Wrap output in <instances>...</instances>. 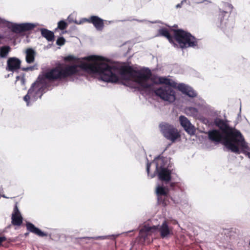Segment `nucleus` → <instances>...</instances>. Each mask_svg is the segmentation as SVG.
I'll list each match as a JSON object with an SVG mask.
<instances>
[{
    "mask_svg": "<svg viewBox=\"0 0 250 250\" xmlns=\"http://www.w3.org/2000/svg\"><path fill=\"white\" fill-rule=\"evenodd\" d=\"M216 125L222 131L224 135V145L232 152L236 154H240V151L237 145L235 144L239 142L241 144L243 137L241 133L238 130L230 127L229 125L222 120H219L216 122Z\"/></svg>",
    "mask_w": 250,
    "mask_h": 250,
    "instance_id": "nucleus-3",
    "label": "nucleus"
},
{
    "mask_svg": "<svg viewBox=\"0 0 250 250\" xmlns=\"http://www.w3.org/2000/svg\"><path fill=\"white\" fill-rule=\"evenodd\" d=\"M179 121L185 130L189 135H193L195 133V128L188 119L184 116H180Z\"/></svg>",
    "mask_w": 250,
    "mask_h": 250,
    "instance_id": "nucleus-11",
    "label": "nucleus"
},
{
    "mask_svg": "<svg viewBox=\"0 0 250 250\" xmlns=\"http://www.w3.org/2000/svg\"><path fill=\"white\" fill-rule=\"evenodd\" d=\"M156 84H164L166 85L160 87L154 90L155 95L159 97L164 101L173 103L176 99L175 91L172 88H176L177 83L166 77H158V82H156Z\"/></svg>",
    "mask_w": 250,
    "mask_h": 250,
    "instance_id": "nucleus-4",
    "label": "nucleus"
},
{
    "mask_svg": "<svg viewBox=\"0 0 250 250\" xmlns=\"http://www.w3.org/2000/svg\"><path fill=\"white\" fill-rule=\"evenodd\" d=\"M27 230L38 236L41 237L47 236V233L42 232L39 229L36 227L32 223L27 222L26 223Z\"/></svg>",
    "mask_w": 250,
    "mask_h": 250,
    "instance_id": "nucleus-18",
    "label": "nucleus"
},
{
    "mask_svg": "<svg viewBox=\"0 0 250 250\" xmlns=\"http://www.w3.org/2000/svg\"><path fill=\"white\" fill-rule=\"evenodd\" d=\"M185 112L187 115L194 117H197L199 115L198 110L193 107H188L185 109Z\"/></svg>",
    "mask_w": 250,
    "mask_h": 250,
    "instance_id": "nucleus-23",
    "label": "nucleus"
},
{
    "mask_svg": "<svg viewBox=\"0 0 250 250\" xmlns=\"http://www.w3.org/2000/svg\"><path fill=\"white\" fill-rule=\"evenodd\" d=\"M179 188V187L177 185V183L176 182H171L169 185V188H168L170 190H175L176 189Z\"/></svg>",
    "mask_w": 250,
    "mask_h": 250,
    "instance_id": "nucleus-28",
    "label": "nucleus"
},
{
    "mask_svg": "<svg viewBox=\"0 0 250 250\" xmlns=\"http://www.w3.org/2000/svg\"><path fill=\"white\" fill-rule=\"evenodd\" d=\"M41 32L42 36L48 42H52L54 40V34L52 31L45 28H41Z\"/></svg>",
    "mask_w": 250,
    "mask_h": 250,
    "instance_id": "nucleus-22",
    "label": "nucleus"
},
{
    "mask_svg": "<svg viewBox=\"0 0 250 250\" xmlns=\"http://www.w3.org/2000/svg\"><path fill=\"white\" fill-rule=\"evenodd\" d=\"M176 89H177L183 94L188 95L189 97L194 98L197 96L196 92L191 87L184 83L178 84Z\"/></svg>",
    "mask_w": 250,
    "mask_h": 250,
    "instance_id": "nucleus-14",
    "label": "nucleus"
},
{
    "mask_svg": "<svg viewBox=\"0 0 250 250\" xmlns=\"http://www.w3.org/2000/svg\"><path fill=\"white\" fill-rule=\"evenodd\" d=\"M33 69V67H32V66L24 68L22 69V70H24V71H28L29 70H32Z\"/></svg>",
    "mask_w": 250,
    "mask_h": 250,
    "instance_id": "nucleus-33",
    "label": "nucleus"
},
{
    "mask_svg": "<svg viewBox=\"0 0 250 250\" xmlns=\"http://www.w3.org/2000/svg\"><path fill=\"white\" fill-rule=\"evenodd\" d=\"M170 198L172 201H173V203L175 204H178L181 201L180 197L179 196L178 197V198H176L174 195H172L171 197H170Z\"/></svg>",
    "mask_w": 250,
    "mask_h": 250,
    "instance_id": "nucleus-30",
    "label": "nucleus"
},
{
    "mask_svg": "<svg viewBox=\"0 0 250 250\" xmlns=\"http://www.w3.org/2000/svg\"><path fill=\"white\" fill-rule=\"evenodd\" d=\"M67 26V23L64 21H61L58 23V28L62 30L65 29Z\"/></svg>",
    "mask_w": 250,
    "mask_h": 250,
    "instance_id": "nucleus-25",
    "label": "nucleus"
},
{
    "mask_svg": "<svg viewBox=\"0 0 250 250\" xmlns=\"http://www.w3.org/2000/svg\"><path fill=\"white\" fill-rule=\"evenodd\" d=\"M28 234H29V232H26V233H25L24 234V235H25V236H27L28 235Z\"/></svg>",
    "mask_w": 250,
    "mask_h": 250,
    "instance_id": "nucleus-35",
    "label": "nucleus"
},
{
    "mask_svg": "<svg viewBox=\"0 0 250 250\" xmlns=\"http://www.w3.org/2000/svg\"><path fill=\"white\" fill-rule=\"evenodd\" d=\"M11 48L10 46L5 45L0 48V56L1 58H5L10 52Z\"/></svg>",
    "mask_w": 250,
    "mask_h": 250,
    "instance_id": "nucleus-24",
    "label": "nucleus"
},
{
    "mask_svg": "<svg viewBox=\"0 0 250 250\" xmlns=\"http://www.w3.org/2000/svg\"><path fill=\"white\" fill-rule=\"evenodd\" d=\"M242 139L243 140L242 141H243L242 143V144H241L239 142H237L235 144L238 146L240 153L242 152L244 153L250 159V152L247 151L250 150V148L248 146L247 143L245 142L243 136L242 137Z\"/></svg>",
    "mask_w": 250,
    "mask_h": 250,
    "instance_id": "nucleus-20",
    "label": "nucleus"
},
{
    "mask_svg": "<svg viewBox=\"0 0 250 250\" xmlns=\"http://www.w3.org/2000/svg\"><path fill=\"white\" fill-rule=\"evenodd\" d=\"M150 229L147 230L146 231H144L143 229L140 230L139 232V237L143 239L144 241H145L146 237H147V233L149 231Z\"/></svg>",
    "mask_w": 250,
    "mask_h": 250,
    "instance_id": "nucleus-26",
    "label": "nucleus"
},
{
    "mask_svg": "<svg viewBox=\"0 0 250 250\" xmlns=\"http://www.w3.org/2000/svg\"><path fill=\"white\" fill-rule=\"evenodd\" d=\"M159 127L162 134L167 140L172 143L180 140L181 134L173 125L167 123H162L159 125Z\"/></svg>",
    "mask_w": 250,
    "mask_h": 250,
    "instance_id": "nucleus-6",
    "label": "nucleus"
},
{
    "mask_svg": "<svg viewBox=\"0 0 250 250\" xmlns=\"http://www.w3.org/2000/svg\"><path fill=\"white\" fill-rule=\"evenodd\" d=\"M176 7H180V5H179V4H178V5H177Z\"/></svg>",
    "mask_w": 250,
    "mask_h": 250,
    "instance_id": "nucleus-36",
    "label": "nucleus"
},
{
    "mask_svg": "<svg viewBox=\"0 0 250 250\" xmlns=\"http://www.w3.org/2000/svg\"><path fill=\"white\" fill-rule=\"evenodd\" d=\"M172 170L168 169L167 167H164L162 166L159 167L158 164H157L156 171L159 179L165 184H167L171 181Z\"/></svg>",
    "mask_w": 250,
    "mask_h": 250,
    "instance_id": "nucleus-8",
    "label": "nucleus"
},
{
    "mask_svg": "<svg viewBox=\"0 0 250 250\" xmlns=\"http://www.w3.org/2000/svg\"><path fill=\"white\" fill-rule=\"evenodd\" d=\"M21 61L16 58H10L7 60L6 70L14 71L19 69L21 66Z\"/></svg>",
    "mask_w": 250,
    "mask_h": 250,
    "instance_id": "nucleus-15",
    "label": "nucleus"
},
{
    "mask_svg": "<svg viewBox=\"0 0 250 250\" xmlns=\"http://www.w3.org/2000/svg\"><path fill=\"white\" fill-rule=\"evenodd\" d=\"M158 230L162 238L167 237L172 231L171 229L168 227L167 221L163 222L162 225L159 228Z\"/></svg>",
    "mask_w": 250,
    "mask_h": 250,
    "instance_id": "nucleus-19",
    "label": "nucleus"
},
{
    "mask_svg": "<svg viewBox=\"0 0 250 250\" xmlns=\"http://www.w3.org/2000/svg\"><path fill=\"white\" fill-rule=\"evenodd\" d=\"M229 17L228 12L224 11H220L218 14V18L220 20V27L225 33H226L227 29L232 27L228 21Z\"/></svg>",
    "mask_w": 250,
    "mask_h": 250,
    "instance_id": "nucleus-10",
    "label": "nucleus"
},
{
    "mask_svg": "<svg viewBox=\"0 0 250 250\" xmlns=\"http://www.w3.org/2000/svg\"><path fill=\"white\" fill-rule=\"evenodd\" d=\"M172 31L174 33V41L178 43L181 48H195L198 46V40L189 32L182 29H173Z\"/></svg>",
    "mask_w": 250,
    "mask_h": 250,
    "instance_id": "nucleus-5",
    "label": "nucleus"
},
{
    "mask_svg": "<svg viewBox=\"0 0 250 250\" xmlns=\"http://www.w3.org/2000/svg\"><path fill=\"white\" fill-rule=\"evenodd\" d=\"M8 27L13 32L21 33L32 30L36 27V25L31 23H10Z\"/></svg>",
    "mask_w": 250,
    "mask_h": 250,
    "instance_id": "nucleus-7",
    "label": "nucleus"
},
{
    "mask_svg": "<svg viewBox=\"0 0 250 250\" xmlns=\"http://www.w3.org/2000/svg\"><path fill=\"white\" fill-rule=\"evenodd\" d=\"M122 76L127 77V79H131L138 83L143 89H146L151 87V84L147 82L150 80L154 84L158 82L157 76H152V72L148 68L141 70H135L130 66H122L120 70Z\"/></svg>",
    "mask_w": 250,
    "mask_h": 250,
    "instance_id": "nucleus-2",
    "label": "nucleus"
},
{
    "mask_svg": "<svg viewBox=\"0 0 250 250\" xmlns=\"http://www.w3.org/2000/svg\"><path fill=\"white\" fill-rule=\"evenodd\" d=\"M65 40L64 39V38L59 37L58 38V39L57 40L56 44L58 45L62 46V45H63L65 43Z\"/></svg>",
    "mask_w": 250,
    "mask_h": 250,
    "instance_id": "nucleus-29",
    "label": "nucleus"
},
{
    "mask_svg": "<svg viewBox=\"0 0 250 250\" xmlns=\"http://www.w3.org/2000/svg\"><path fill=\"white\" fill-rule=\"evenodd\" d=\"M111 239L114 240L115 239V236L114 235H112L110 236Z\"/></svg>",
    "mask_w": 250,
    "mask_h": 250,
    "instance_id": "nucleus-34",
    "label": "nucleus"
},
{
    "mask_svg": "<svg viewBox=\"0 0 250 250\" xmlns=\"http://www.w3.org/2000/svg\"><path fill=\"white\" fill-rule=\"evenodd\" d=\"M6 240V238L5 236H0V247L2 246V243Z\"/></svg>",
    "mask_w": 250,
    "mask_h": 250,
    "instance_id": "nucleus-32",
    "label": "nucleus"
},
{
    "mask_svg": "<svg viewBox=\"0 0 250 250\" xmlns=\"http://www.w3.org/2000/svg\"><path fill=\"white\" fill-rule=\"evenodd\" d=\"M83 21L92 23L94 27L100 31L103 29L104 26L103 20L96 16H92L89 19H83Z\"/></svg>",
    "mask_w": 250,
    "mask_h": 250,
    "instance_id": "nucleus-13",
    "label": "nucleus"
},
{
    "mask_svg": "<svg viewBox=\"0 0 250 250\" xmlns=\"http://www.w3.org/2000/svg\"><path fill=\"white\" fill-rule=\"evenodd\" d=\"M156 36L164 37L168 40L170 43L174 45H176L175 43L174 42V34L173 35V36L171 35L170 34L169 30L166 27H162L160 28L158 30Z\"/></svg>",
    "mask_w": 250,
    "mask_h": 250,
    "instance_id": "nucleus-16",
    "label": "nucleus"
},
{
    "mask_svg": "<svg viewBox=\"0 0 250 250\" xmlns=\"http://www.w3.org/2000/svg\"><path fill=\"white\" fill-rule=\"evenodd\" d=\"M25 60L27 63H32L35 61L36 52L33 49L31 48H27L25 50Z\"/></svg>",
    "mask_w": 250,
    "mask_h": 250,
    "instance_id": "nucleus-21",
    "label": "nucleus"
},
{
    "mask_svg": "<svg viewBox=\"0 0 250 250\" xmlns=\"http://www.w3.org/2000/svg\"><path fill=\"white\" fill-rule=\"evenodd\" d=\"M83 59L94 62L89 63L83 62L80 64L73 65L59 64L44 74L39 75L37 81L32 84L27 94L23 97V100L26 102L27 105H29L31 97H35L41 91L46 83L45 80L55 81L80 75L81 73L80 69L99 74L101 79L104 82L116 83L119 81L118 77L116 74L118 71L117 67L102 62L104 60V57L91 55L85 57Z\"/></svg>",
    "mask_w": 250,
    "mask_h": 250,
    "instance_id": "nucleus-1",
    "label": "nucleus"
},
{
    "mask_svg": "<svg viewBox=\"0 0 250 250\" xmlns=\"http://www.w3.org/2000/svg\"><path fill=\"white\" fill-rule=\"evenodd\" d=\"M23 218L18 208L17 203L15 204L11 216V223L13 225L20 226L22 223Z\"/></svg>",
    "mask_w": 250,
    "mask_h": 250,
    "instance_id": "nucleus-12",
    "label": "nucleus"
},
{
    "mask_svg": "<svg viewBox=\"0 0 250 250\" xmlns=\"http://www.w3.org/2000/svg\"><path fill=\"white\" fill-rule=\"evenodd\" d=\"M150 166H151V163H149L148 161H147V163L146 164V171H147L148 175H149V172H150Z\"/></svg>",
    "mask_w": 250,
    "mask_h": 250,
    "instance_id": "nucleus-31",
    "label": "nucleus"
},
{
    "mask_svg": "<svg viewBox=\"0 0 250 250\" xmlns=\"http://www.w3.org/2000/svg\"><path fill=\"white\" fill-rule=\"evenodd\" d=\"M208 137L209 140L217 142H224V135L219 130L213 129L208 132Z\"/></svg>",
    "mask_w": 250,
    "mask_h": 250,
    "instance_id": "nucleus-17",
    "label": "nucleus"
},
{
    "mask_svg": "<svg viewBox=\"0 0 250 250\" xmlns=\"http://www.w3.org/2000/svg\"><path fill=\"white\" fill-rule=\"evenodd\" d=\"M77 60H78V59L76 57H75L73 55H71L65 57L63 59V60L65 62H72V61H77Z\"/></svg>",
    "mask_w": 250,
    "mask_h": 250,
    "instance_id": "nucleus-27",
    "label": "nucleus"
},
{
    "mask_svg": "<svg viewBox=\"0 0 250 250\" xmlns=\"http://www.w3.org/2000/svg\"><path fill=\"white\" fill-rule=\"evenodd\" d=\"M169 189L168 188L161 186H157L156 189V193L159 204H161L164 206L167 205L166 197H167L169 196Z\"/></svg>",
    "mask_w": 250,
    "mask_h": 250,
    "instance_id": "nucleus-9",
    "label": "nucleus"
}]
</instances>
